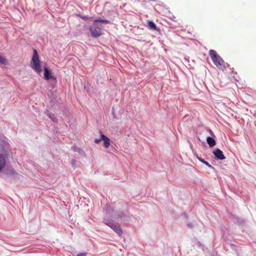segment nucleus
<instances>
[{
  "mask_svg": "<svg viewBox=\"0 0 256 256\" xmlns=\"http://www.w3.org/2000/svg\"><path fill=\"white\" fill-rule=\"evenodd\" d=\"M101 140L104 142V146L105 148H109L110 145V140L108 138L102 134L101 132Z\"/></svg>",
  "mask_w": 256,
  "mask_h": 256,
  "instance_id": "6",
  "label": "nucleus"
},
{
  "mask_svg": "<svg viewBox=\"0 0 256 256\" xmlns=\"http://www.w3.org/2000/svg\"><path fill=\"white\" fill-rule=\"evenodd\" d=\"M102 140H101V138H100V139H98V138H96L94 140V142L96 144H98L100 143L101 141Z\"/></svg>",
  "mask_w": 256,
  "mask_h": 256,
  "instance_id": "16",
  "label": "nucleus"
},
{
  "mask_svg": "<svg viewBox=\"0 0 256 256\" xmlns=\"http://www.w3.org/2000/svg\"><path fill=\"white\" fill-rule=\"evenodd\" d=\"M147 24L150 29L154 30H156V26L152 21L148 20Z\"/></svg>",
  "mask_w": 256,
  "mask_h": 256,
  "instance_id": "10",
  "label": "nucleus"
},
{
  "mask_svg": "<svg viewBox=\"0 0 256 256\" xmlns=\"http://www.w3.org/2000/svg\"><path fill=\"white\" fill-rule=\"evenodd\" d=\"M206 142L210 147H212L216 145L215 140L212 137L208 136L206 138Z\"/></svg>",
  "mask_w": 256,
  "mask_h": 256,
  "instance_id": "9",
  "label": "nucleus"
},
{
  "mask_svg": "<svg viewBox=\"0 0 256 256\" xmlns=\"http://www.w3.org/2000/svg\"><path fill=\"white\" fill-rule=\"evenodd\" d=\"M109 226H110L116 232L119 236L122 234V229L119 226H115L114 224L109 225L108 224Z\"/></svg>",
  "mask_w": 256,
  "mask_h": 256,
  "instance_id": "7",
  "label": "nucleus"
},
{
  "mask_svg": "<svg viewBox=\"0 0 256 256\" xmlns=\"http://www.w3.org/2000/svg\"><path fill=\"white\" fill-rule=\"evenodd\" d=\"M200 161H201L202 162H203L204 164L206 166H208L210 167V168H211L212 166L211 165H210L208 162L205 161L204 160H200V159H199Z\"/></svg>",
  "mask_w": 256,
  "mask_h": 256,
  "instance_id": "13",
  "label": "nucleus"
},
{
  "mask_svg": "<svg viewBox=\"0 0 256 256\" xmlns=\"http://www.w3.org/2000/svg\"><path fill=\"white\" fill-rule=\"evenodd\" d=\"M44 78L46 80L52 79L54 80L55 84L56 82V78L52 75V73L49 71L47 68H44Z\"/></svg>",
  "mask_w": 256,
  "mask_h": 256,
  "instance_id": "4",
  "label": "nucleus"
},
{
  "mask_svg": "<svg viewBox=\"0 0 256 256\" xmlns=\"http://www.w3.org/2000/svg\"><path fill=\"white\" fill-rule=\"evenodd\" d=\"M104 20H102V19H98V20H96L94 22H96L97 24H98V22L102 23Z\"/></svg>",
  "mask_w": 256,
  "mask_h": 256,
  "instance_id": "14",
  "label": "nucleus"
},
{
  "mask_svg": "<svg viewBox=\"0 0 256 256\" xmlns=\"http://www.w3.org/2000/svg\"><path fill=\"white\" fill-rule=\"evenodd\" d=\"M188 226L190 228H192V224H191V223H190L188 224Z\"/></svg>",
  "mask_w": 256,
  "mask_h": 256,
  "instance_id": "19",
  "label": "nucleus"
},
{
  "mask_svg": "<svg viewBox=\"0 0 256 256\" xmlns=\"http://www.w3.org/2000/svg\"><path fill=\"white\" fill-rule=\"evenodd\" d=\"M76 256H86V253H80L78 254Z\"/></svg>",
  "mask_w": 256,
  "mask_h": 256,
  "instance_id": "17",
  "label": "nucleus"
},
{
  "mask_svg": "<svg viewBox=\"0 0 256 256\" xmlns=\"http://www.w3.org/2000/svg\"><path fill=\"white\" fill-rule=\"evenodd\" d=\"M80 17L84 20H88V16H80Z\"/></svg>",
  "mask_w": 256,
  "mask_h": 256,
  "instance_id": "15",
  "label": "nucleus"
},
{
  "mask_svg": "<svg viewBox=\"0 0 256 256\" xmlns=\"http://www.w3.org/2000/svg\"><path fill=\"white\" fill-rule=\"evenodd\" d=\"M213 154L215 156L216 158L218 160H224L226 158L222 152L219 148H216L213 151Z\"/></svg>",
  "mask_w": 256,
  "mask_h": 256,
  "instance_id": "5",
  "label": "nucleus"
},
{
  "mask_svg": "<svg viewBox=\"0 0 256 256\" xmlns=\"http://www.w3.org/2000/svg\"><path fill=\"white\" fill-rule=\"evenodd\" d=\"M102 28V26L100 24L94 22L92 24L90 27V31L92 36L94 38L100 36L102 34L101 32Z\"/></svg>",
  "mask_w": 256,
  "mask_h": 256,
  "instance_id": "3",
  "label": "nucleus"
},
{
  "mask_svg": "<svg viewBox=\"0 0 256 256\" xmlns=\"http://www.w3.org/2000/svg\"><path fill=\"white\" fill-rule=\"evenodd\" d=\"M209 55L216 68L221 70H224L226 69L225 63L222 58L218 55L216 52L213 50L209 51Z\"/></svg>",
  "mask_w": 256,
  "mask_h": 256,
  "instance_id": "1",
  "label": "nucleus"
},
{
  "mask_svg": "<svg viewBox=\"0 0 256 256\" xmlns=\"http://www.w3.org/2000/svg\"><path fill=\"white\" fill-rule=\"evenodd\" d=\"M48 117L52 120L54 122H56V118H55L54 114H49L48 115Z\"/></svg>",
  "mask_w": 256,
  "mask_h": 256,
  "instance_id": "12",
  "label": "nucleus"
},
{
  "mask_svg": "<svg viewBox=\"0 0 256 256\" xmlns=\"http://www.w3.org/2000/svg\"><path fill=\"white\" fill-rule=\"evenodd\" d=\"M32 68L38 74L42 72L41 62L39 59L38 55L36 50H34V54L31 60Z\"/></svg>",
  "mask_w": 256,
  "mask_h": 256,
  "instance_id": "2",
  "label": "nucleus"
},
{
  "mask_svg": "<svg viewBox=\"0 0 256 256\" xmlns=\"http://www.w3.org/2000/svg\"><path fill=\"white\" fill-rule=\"evenodd\" d=\"M6 165V160L4 156L0 154V172Z\"/></svg>",
  "mask_w": 256,
  "mask_h": 256,
  "instance_id": "8",
  "label": "nucleus"
},
{
  "mask_svg": "<svg viewBox=\"0 0 256 256\" xmlns=\"http://www.w3.org/2000/svg\"><path fill=\"white\" fill-rule=\"evenodd\" d=\"M7 63V60L6 59L4 58V56H0V64H6Z\"/></svg>",
  "mask_w": 256,
  "mask_h": 256,
  "instance_id": "11",
  "label": "nucleus"
},
{
  "mask_svg": "<svg viewBox=\"0 0 256 256\" xmlns=\"http://www.w3.org/2000/svg\"><path fill=\"white\" fill-rule=\"evenodd\" d=\"M176 18V17L174 16H172L170 18V19L173 20H174V19Z\"/></svg>",
  "mask_w": 256,
  "mask_h": 256,
  "instance_id": "20",
  "label": "nucleus"
},
{
  "mask_svg": "<svg viewBox=\"0 0 256 256\" xmlns=\"http://www.w3.org/2000/svg\"><path fill=\"white\" fill-rule=\"evenodd\" d=\"M102 23L108 24V23H109V21L108 20H103V22Z\"/></svg>",
  "mask_w": 256,
  "mask_h": 256,
  "instance_id": "18",
  "label": "nucleus"
},
{
  "mask_svg": "<svg viewBox=\"0 0 256 256\" xmlns=\"http://www.w3.org/2000/svg\"><path fill=\"white\" fill-rule=\"evenodd\" d=\"M210 133H212V130H210Z\"/></svg>",
  "mask_w": 256,
  "mask_h": 256,
  "instance_id": "21",
  "label": "nucleus"
}]
</instances>
